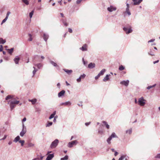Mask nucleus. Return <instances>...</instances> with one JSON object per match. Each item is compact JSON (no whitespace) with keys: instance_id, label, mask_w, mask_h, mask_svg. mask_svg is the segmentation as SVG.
Returning <instances> with one entry per match:
<instances>
[{"instance_id":"de8ad7c7","label":"nucleus","mask_w":160,"mask_h":160,"mask_svg":"<svg viewBox=\"0 0 160 160\" xmlns=\"http://www.w3.org/2000/svg\"><path fill=\"white\" fill-rule=\"evenodd\" d=\"M10 13H11V12H9V11L8 12H7V14H6V18H8V16Z\"/></svg>"},{"instance_id":"a211bd4d","label":"nucleus","mask_w":160,"mask_h":160,"mask_svg":"<svg viewBox=\"0 0 160 160\" xmlns=\"http://www.w3.org/2000/svg\"><path fill=\"white\" fill-rule=\"evenodd\" d=\"M95 65L94 63L91 62L88 64V68L90 69L93 68L95 67Z\"/></svg>"},{"instance_id":"69168bd1","label":"nucleus","mask_w":160,"mask_h":160,"mask_svg":"<svg viewBox=\"0 0 160 160\" xmlns=\"http://www.w3.org/2000/svg\"><path fill=\"white\" fill-rule=\"evenodd\" d=\"M159 62V60H157L156 61H154L153 62V64H155L156 63H157Z\"/></svg>"},{"instance_id":"864d4df0","label":"nucleus","mask_w":160,"mask_h":160,"mask_svg":"<svg viewBox=\"0 0 160 160\" xmlns=\"http://www.w3.org/2000/svg\"><path fill=\"white\" fill-rule=\"evenodd\" d=\"M155 40V39H152L148 41V42L149 43V42H154Z\"/></svg>"},{"instance_id":"680f3d73","label":"nucleus","mask_w":160,"mask_h":160,"mask_svg":"<svg viewBox=\"0 0 160 160\" xmlns=\"http://www.w3.org/2000/svg\"><path fill=\"white\" fill-rule=\"evenodd\" d=\"M4 59L5 60L7 61H8L9 60V58L8 57H4Z\"/></svg>"},{"instance_id":"f03ea898","label":"nucleus","mask_w":160,"mask_h":160,"mask_svg":"<svg viewBox=\"0 0 160 160\" xmlns=\"http://www.w3.org/2000/svg\"><path fill=\"white\" fill-rule=\"evenodd\" d=\"M117 138L118 137L116 135L115 132H113L109 137L107 139V142L108 144H110L111 143V141L112 138Z\"/></svg>"},{"instance_id":"052dcab7","label":"nucleus","mask_w":160,"mask_h":160,"mask_svg":"<svg viewBox=\"0 0 160 160\" xmlns=\"http://www.w3.org/2000/svg\"><path fill=\"white\" fill-rule=\"evenodd\" d=\"M7 137V135H5L3 137V138H2V139H0V140H4Z\"/></svg>"},{"instance_id":"f3484780","label":"nucleus","mask_w":160,"mask_h":160,"mask_svg":"<svg viewBox=\"0 0 160 160\" xmlns=\"http://www.w3.org/2000/svg\"><path fill=\"white\" fill-rule=\"evenodd\" d=\"M50 62L51 64L54 67H56L58 69L59 68V66L57 65L56 63L54 62L53 61L50 60Z\"/></svg>"},{"instance_id":"bf43d9fd","label":"nucleus","mask_w":160,"mask_h":160,"mask_svg":"<svg viewBox=\"0 0 160 160\" xmlns=\"http://www.w3.org/2000/svg\"><path fill=\"white\" fill-rule=\"evenodd\" d=\"M100 76L99 75V74H98V75L95 77V79H98L100 77Z\"/></svg>"},{"instance_id":"0eeeda50","label":"nucleus","mask_w":160,"mask_h":160,"mask_svg":"<svg viewBox=\"0 0 160 160\" xmlns=\"http://www.w3.org/2000/svg\"><path fill=\"white\" fill-rule=\"evenodd\" d=\"M71 105V102L70 101H67L64 102H62L60 103V106H70Z\"/></svg>"},{"instance_id":"1a4fd4ad","label":"nucleus","mask_w":160,"mask_h":160,"mask_svg":"<svg viewBox=\"0 0 160 160\" xmlns=\"http://www.w3.org/2000/svg\"><path fill=\"white\" fill-rule=\"evenodd\" d=\"M126 6L127 8H126V11L125 12L127 13L128 15L129 16H130V15H131V13L129 10V4L128 3H127Z\"/></svg>"},{"instance_id":"0e129e2a","label":"nucleus","mask_w":160,"mask_h":160,"mask_svg":"<svg viewBox=\"0 0 160 160\" xmlns=\"http://www.w3.org/2000/svg\"><path fill=\"white\" fill-rule=\"evenodd\" d=\"M114 155L116 156L118 154V152L117 151H115Z\"/></svg>"},{"instance_id":"3c124183","label":"nucleus","mask_w":160,"mask_h":160,"mask_svg":"<svg viewBox=\"0 0 160 160\" xmlns=\"http://www.w3.org/2000/svg\"><path fill=\"white\" fill-rule=\"evenodd\" d=\"M125 157V156H122L120 158L118 159V160H122Z\"/></svg>"},{"instance_id":"20e7f679","label":"nucleus","mask_w":160,"mask_h":160,"mask_svg":"<svg viewBox=\"0 0 160 160\" xmlns=\"http://www.w3.org/2000/svg\"><path fill=\"white\" fill-rule=\"evenodd\" d=\"M78 143L77 140L73 141L71 142H69L67 146L68 147L71 148L72 147L76 145Z\"/></svg>"},{"instance_id":"79ce46f5","label":"nucleus","mask_w":160,"mask_h":160,"mask_svg":"<svg viewBox=\"0 0 160 160\" xmlns=\"http://www.w3.org/2000/svg\"><path fill=\"white\" fill-rule=\"evenodd\" d=\"M19 142L21 143V146H23L24 145V144L25 142V141L23 140H20L19 141Z\"/></svg>"},{"instance_id":"ea45409f","label":"nucleus","mask_w":160,"mask_h":160,"mask_svg":"<svg viewBox=\"0 0 160 160\" xmlns=\"http://www.w3.org/2000/svg\"><path fill=\"white\" fill-rule=\"evenodd\" d=\"M125 69V68L122 65H120L119 68V69L120 71H122Z\"/></svg>"},{"instance_id":"a19ab883","label":"nucleus","mask_w":160,"mask_h":160,"mask_svg":"<svg viewBox=\"0 0 160 160\" xmlns=\"http://www.w3.org/2000/svg\"><path fill=\"white\" fill-rule=\"evenodd\" d=\"M29 147H32L34 146V144L31 142H29L28 144Z\"/></svg>"},{"instance_id":"e2e57ef3","label":"nucleus","mask_w":160,"mask_h":160,"mask_svg":"<svg viewBox=\"0 0 160 160\" xmlns=\"http://www.w3.org/2000/svg\"><path fill=\"white\" fill-rule=\"evenodd\" d=\"M26 118H24L22 120V122H24L26 121Z\"/></svg>"},{"instance_id":"49530a36","label":"nucleus","mask_w":160,"mask_h":160,"mask_svg":"<svg viewBox=\"0 0 160 160\" xmlns=\"http://www.w3.org/2000/svg\"><path fill=\"white\" fill-rule=\"evenodd\" d=\"M155 158H159L160 159V153L158 154L155 157Z\"/></svg>"},{"instance_id":"4468645a","label":"nucleus","mask_w":160,"mask_h":160,"mask_svg":"<svg viewBox=\"0 0 160 160\" xmlns=\"http://www.w3.org/2000/svg\"><path fill=\"white\" fill-rule=\"evenodd\" d=\"M142 1V0H133V5H139Z\"/></svg>"},{"instance_id":"c85d7f7f","label":"nucleus","mask_w":160,"mask_h":160,"mask_svg":"<svg viewBox=\"0 0 160 160\" xmlns=\"http://www.w3.org/2000/svg\"><path fill=\"white\" fill-rule=\"evenodd\" d=\"M6 42L5 39H3L2 38H0V44H3Z\"/></svg>"},{"instance_id":"9b49d317","label":"nucleus","mask_w":160,"mask_h":160,"mask_svg":"<svg viewBox=\"0 0 160 160\" xmlns=\"http://www.w3.org/2000/svg\"><path fill=\"white\" fill-rule=\"evenodd\" d=\"M49 37V35L46 33H44L43 38L45 42H47Z\"/></svg>"},{"instance_id":"a18cd8bd","label":"nucleus","mask_w":160,"mask_h":160,"mask_svg":"<svg viewBox=\"0 0 160 160\" xmlns=\"http://www.w3.org/2000/svg\"><path fill=\"white\" fill-rule=\"evenodd\" d=\"M8 18L5 17V18L2 21L1 24L2 25L5 22Z\"/></svg>"},{"instance_id":"603ef678","label":"nucleus","mask_w":160,"mask_h":160,"mask_svg":"<svg viewBox=\"0 0 160 160\" xmlns=\"http://www.w3.org/2000/svg\"><path fill=\"white\" fill-rule=\"evenodd\" d=\"M82 61H83V64H84V65H85L87 63V62H86L84 60V59L83 58H82Z\"/></svg>"},{"instance_id":"774afa93","label":"nucleus","mask_w":160,"mask_h":160,"mask_svg":"<svg viewBox=\"0 0 160 160\" xmlns=\"http://www.w3.org/2000/svg\"><path fill=\"white\" fill-rule=\"evenodd\" d=\"M60 84L59 83H58L57 84V86L59 88H60Z\"/></svg>"},{"instance_id":"6ab92c4d","label":"nucleus","mask_w":160,"mask_h":160,"mask_svg":"<svg viewBox=\"0 0 160 160\" xmlns=\"http://www.w3.org/2000/svg\"><path fill=\"white\" fill-rule=\"evenodd\" d=\"M19 60L20 58L18 56H17L14 59V61L16 64H18V63Z\"/></svg>"},{"instance_id":"e433bc0d","label":"nucleus","mask_w":160,"mask_h":160,"mask_svg":"<svg viewBox=\"0 0 160 160\" xmlns=\"http://www.w3.org/2000/svg\"><path fill=\"white\" fill-rule=\"evenodd\" d=\"M33 68L34 69V70L32 72L33 77L35 75V74L38 70L37 69H36V68L34 67H33Z\"/></svg>"},{"instance_id":"dca6fc26","label":"nucleus","mask_w":160,"mask_h":160,"mask_svg":"<svg viewBox=\"0 0 160 160\" xmlns=\"http://www.w3.org/2000/svg\"><path fill=\"white\" fill-rule=\"evenodd\" d=\"M8 103L10 104V109L11 111L16 106V104H13L12 102H8Z\"/></svg>"},{"instance_id":"58836bf2","label":"nucleus","mask_w":160,"mask_h":160,"mask_svg":"<svg viewBox=\"0 0 160 160\" xmlns=\"http://www.w3.org/2000/svg\"><path fill=\"white\" fill-rule=\"evenodd\" d=\"M132 132V130L131 129H130L129 130H127L126 131V133H128L129 134H130Z\"/></svg>"},{"instance_id":"cd10ccee","label":"nucleus","mask_w":160,"mask_h":160,"mask_svg":"<svg viewBox=\"0 0 160 160\" xmlns=\"http://www.w3.org/2000/svg\"><path fill=\"white\" fill-rule=\"evenodd\" d=\"M105 71L106 70L105 69H103L98 74H99L100 76L104 74Z\"/></svg>"},{"instance_id":"f8f14e48","label":"nucleus","mask_w":160,"mask_h":160,"mask_svg":"<svg viewBox=\"0 0 160 160\" xmlns=\"http://www.w3.org/2000/svg\"><path fill=\"white\" fill-rule=\"evenodd\" d=\"M54 157L53 153L49 154L47 157L46 160H51Z\"/></svg>"},{"instance_id":"2f4dec72","label":"nucleus","mask_w":160,"mask_h":160,"mask_svg":"<svg viewBox=\"0 0 160 160\" xmlns=\"http://www.w3.org/2000/svg\"><path fill=\"white\" fill-rule=\"evenodd\" d=\"M148 54L149 55H150L152 56H153L154 55V54L153 52L151 49H150V51L148 52Z\"/></svg>"},{"instance_id":"ddd939ff","label":"nucleus","mask_w":160,"mask_h":160,"mask_svg":"<svg viewBox=\"0 0 160 160\" xmlns=\"http://www.w3.org/2000/svg\"><path fill=\"white\" fill-rule=\"evenodd\" d=\"M129 82V81L128 80H127L126 81H123L120 82V84L127 86L128 85Z\"/></svg>"},{"instance_id":"13d9d810","label":"nucleus","mask_w":160,"mask_h":160,"mask_svg":"<svg viewBox=\"0 0 160 160\" xmlns=\"http://www.w3.org/2000/svg\"><path fill=\"white\" fill-rule=\"evenodd\" d=\"M68 32L70 33H72V30L71 28H69L68 29Z\"/></svg>"},{"instance_id":"5fc2aeb1","label":"nucleus","mask_w":160,"mask_h":160,"mask_svg":"<svg viewBox=\"0 0 160 160\" xmlns=\"http://www.w3.org/2000/svg\"><path fill=\"white\" fill-rule=\"evenodd\" d=\"M82 0H77L76 2V3L77 4H79L80 3Z\"/></svg>"},{"instance_id":"c9c22d12","label":"nucleus","mask_w":160,"mask_h":160,"mask_svg":"<svg viewBox=\"0 0 160 160\" xmlns=\"http://www.w3.org/2000/svg\"><path fill=\"white\" fill-rule=\"evenodd\" d=\"M68 155H66L64 158H61V160H67L68 159Z\"/></svg>"},{"instance_id":"412c9836","label":"nucleus","mask_w":160,"mask_h":160,"mask_svg":"<svg viewBox=\"0 0 160 160\" xmlns=\"http://www.w3.org/2000/svg\"><path fill=\"white\" fill-rule=\"evenodd\" d=\"M8 102H12L13 104H18L19 102V101L16 100L15 99H13L12 101H9Z\"/></svg>"},{"instance_id":"4c0bfd02","label":"nucleus","mask_w":160,"mask_h":160,"mask_svg":"<svg viewBox=\"0 0 160 160\" xmlns=\"http://www.w3.org/2000/svg\"><path fill=\"white\" fill-rule=\"evenodd\" d=\"M52 124V122H48L46 125V127H49L51 126Z\"/></svg>"},{"instance_id":"6e6552de","label":"nucleus","mask_w":160,"mask_h":160,"mask_svg":"<svg viewBox=\"0 0 160 160\" xmlns=\"http://www.w3.org/2000/svg\"><path fill=\"white\" fill-rule=\"evenodd\" d=\"M87 45L85 44L83 45L82 47L79 48V49L82 51H87Z\"/></svg>"},{"instance_id":"393cba45","label":"nucleus","mask_w":160,"mask_h":160,"mask_svg":"<svg viewBox=\"0 0 160 160\" xmlns=\"http://www.w3.org/2000/svg\"><path fill=\"white\" fill-rule=\"evenodd\" d=\"M56 114V111H54L53 113L49 117V119H51L54 117L55 115Z\"/></svg>"},{"instance_id":"4be33fe9","label":"nucleus","mask_w":160,"mask_h":160,"mask_svg":"<svg viewBox=\"0 0 160 160\" xmlns=\"http://www.w3.org/2000/svg\"><path fill=\"white\" fill-rule=\"evenodd\" d=\"M63 70L68 74H70L72 72V71L71 70H68L65 69H63Z\"/></svg>"},{"instance_id":"423d86ee","label":"nucleus","mask_w":160,"mask_h":160,"mask_svg":"<svg viewBox=\"0 0 160 160\" xmlns=\"http://www.w3.org/2000/svg\"><path fill=\"white\" fill-rule=\"evenodd\" d=\"M117 9V8L113 5H110L107 8L108 11L110 12L115 11Z\"/></svg>"},{"instance_id":"6e6d98bb","label":"nucleus","mask_w":160,"mask_h":160,"mask_svg":"<svg viewBox=\"0 0 160 160\" xmlns=\"http://www.w3.org/2000/svg\"><path fill=\"white\" fill-rule=\"evenodd\" d=\"M91 123V122H86L85 123V125L86 126H88Z\"/></svg>"},{"instance_id":"f257e3e1","label":"nucleus","mask_w":160,"mask_h":160,"mask_svg":"<svg viewBox=\"0 0 160 160\" xmlns=\"http://www.w3.org/2000/svg\"><path fill=\"white\" fill-rule=\"evenodd\" d=\"M59 143V140L58 139H55L53 141L50 146V147L52 149H53L56 148L58 146Z\"/></svg>"},{"instance_id":"338daca9","label":"nucleus","mask_w":160,"mask_h":160,"mask_svg":"<svg viewBox=\"0 0 160 160\" xmlns=\"http://www.w3.org/2000/svg\"><path fill=\"white\" fill-rule=\"evenodd\" d=\"M60 14L62 17H64V14L62 13H60Z\"/></svg>"},{"instance_id":"c03bdc74","label":"nucleus","mask_w":160,"mask_h":160,"mask_svg":"<svg viewBox=\"0 0 160 160\" xmlns=\"http://www.w3.org/2000/svg\"><path fill=\"white\" fill-rule=\"evenodd\" d=\"M86 76V75L84 74H83L81 75L79 77L81 79H83Z\"/></svg>"},{"instance_id":"7ed1b4c3","label":"nucleus","mask_w":160,"mask_h":160,"mask_svg":"<svg viewBox=\"0 0 160 160\" xmlns=\"http://www.w3.org/2000/svg\"><path fill=\"white\" fill-rule=\"evenodd\" d=\"M123 30L127 34H128L132 32L131 27L130 26L127 27H124L123 28Z\"/></svg>"},{"instance_id":"37998d69","label":"nucleus","mask_w":160,"mask_h":160,"mask_svg":"<svg viewBox=\"0 0 160 160\" xmlns=\"http://www.w3.org/2000/svg\"><path fill=\"white\" fill-rule=\"evenodd\" d=\"M34 13V11L33 10L30 13H29V17L30 18H31L32 17V16L33 15Z\"/></svg>"},{"instance_id":"bb28decb","label":"nucleus","mask_w":160,"mask_h":160,"mask_svg":"<svg viewBox=\"0 0 160 160\" xmlns=\"http://www.w3.org/2000/svg\"><path fill=\"white\" fill-rule=\"evenodd\" d=\"M103 123L105 125L107 129H109V125L108 124L107 122L105 121H102Z\"/></svg>"},{"instance_id":"2eb2a0df","label":"nucleus","mask_w":160,"mask_h":160,"mask_svg":"<svg viewBox=\"0 0 160 160\" xmlns=\"http://www.w3.org/2000/svg\"><path fill=\"white\" fill-rule=\"evenodd\" d=\"M27 132V129H22L21 132H20V135L21 137H23Z\"/></svg>"},{"instance_id":"39448f33","label":"nucleus","mask_w":160,"mask_h":160,"mask_svg":"<svg viewBox=\"0 0 160 160\" xmlns=\"http://www.w3.org/2000/svg\"><path fill=\"white\" fill-rule=\"evenodd\" d=\"M145 100L142 97L138 99V104L141 106H143L145 103Z\"/></svg>"},{"instance_id":"f704fd0d","label":"nucleus","mask_w":160,"mask_h":160,"mask_svg":"<svg viewBox=\"0 0 160 160\" xmlns=\"http://www.w3.org/2000/svg\"><path fill=\"white\" fill-rule=\"evenodd\" d=\"M156 85V84H155L154 85H153L150 86L148 87L147 88V89H148V90L150 89H151L152 88H153Z\"/></svg>"},{"instance_id":"5701e85b","label":"nucleus","mask_w":160,"mask_h":160,"mask_svg":"<svg viewBox=\"0 0 160 160\" xmlns=\"http://www.w3.org/2000/svg\"><path fill=\"white\" fill-rule=\"evenodd\" d=\"M110 75H107L104 78L103 80V81L104 82H106L109 79V76Z\"/></svg>"},{"instance_id":"473e14b6","label":"nucleus","mask_w":160,"mask_h":160,"mask_svg":"<svg viewBox=\"0 0 160 160\" xmlns=\"http://www.w3.org/2000/svg\"><path fill=\"white\" fill-rule=\"evenodd\" d=\"M7 50L8 51V52L10 54H12L13 51V48H11V49H8Z\"/></svg>"},{"instance_id":"c756f323","label":"nucleus","mask_w":160,"mask_h":160,"mask_svg":"<svg viewBox=\"0 0 160 160\" xmlns=\"http://www.w3.org/2000/svg\"><path fill=\"white\" fill-rule=\"evenodd\" d=\"M63 24L65 26H67L68 25V24L66 22V21L64 19H62L61 20Z\"/></svg>"},{"instance_id":"b1692460","label":"nucleus","mask_w":160,"mask_h":160,"mask_svg":"<svg viewBox=\"0 0 160 160\" xmlns=\"http://www.w3.org/2000/svg\"><path fill=\"white\" fill-rule=\"evenodd\" d=\"M20 139V137L19 136H17L16 137L14 138V139L13 140V142H17L18 141H20L19 140Z\"/></svg>"},{"instance_id":"8fccbe9b","label":"nucleus","mask_w":160,"mask_h":160,"mask_svg":"<svg viewBox=\"0 0 160 160\" xmlns=\"http://www.w3.org/2000/svg\"><path fill=\"white\" fill-rule=\"evenodd\" d=\"M22 129H27L26 127L25 126L23 122L22 123Z\"/></svg>"},{"instance_id":"7c9ffc66","label":"nucleus","mask_w":160,"mask_h":160,"mask_svg":"<svg viewBox=\"0 0 160 160\" xmlns=\"http://www.w3.org/2000/svg\"><path fill=\"white\" fill-rule=\"evenodd\" d=\"M22 2L25 3L26 5H28L29 4V2L28 0H21Z\"/></svg>"},{"instance_id":"4d7b16f0","label":"nucleus","mask_w":160,"mask_h":160,"mask_svg":"<svg viewBox=\"0 0 160 160\" xmlns=\"http://www.w3.org/2000/svg\"><path fill=\"white\" fill-rule=\"evenodd\" d=\"M81 79L79 77L77 79V81L78 82H80L81 81Z\"/></svg>"},{"instance_id":"aec40b11","label":"nucleus","mask_w":160,"mask_h":160,"mask_svg":"<svg viewBox=\"0 0 160 160\" xmlns=\"http://www.w3.org/2000/svg\"><path fill=\"white\" fill-rule=\"evenodd\" d=\"M28 101L30 102H31L32 103V104L33 105L37 101V99L36 98H34L33 99H28Z\"/></svg>"},{"instance_id":"72a5a7b5","label":"nucleus","mask_w":160,"mask_h":160,"mask_svg":"<svg viewBox=\"0 0 160 160\" xmlns=\"http://www.w3.org/2000/svg\"><path fill=\"white\" fill-rule=\"evenodd\" d=\"M13 97V96L11 95H8L6 97L5 99L6 100H8L9 99H12Z\"/></svg>"},{"instance_id":"a878e982","label":"nucleus","mask_w":160,"mask_h":160,"mask_svg":"<svg viewBox=\"0 0 160 160\" xmlns=\"http://www.w3.org/2000/svg\"><path fill=\"white\" fill-rule=\"evenodd\" d=\"M34 65L37 66L38 69H40L42 67V64L41 63L35 64Z\"/></svg>"},{"instance_id":"09e8293b","label":"nucleus","mask_w":160,"mask_h":160,"mask_svg":"<svg viewBox=\"0 0 160 160\" xmlns=\"http://www.w3.org/2000/svg\"><path fill=\"white\" fill-rule=\"evenodd\" d=\"M28 36L29 37V38L28 39V41H32V35L31 34H29Z\"/></svg>"},{"instance_id":"9d476101","label":"nucleus","mask_w":160,"mask_h":160,"mask_svg":"<svg viewBox=\"0 0 160 160\" xmlns=\"http://www.w3.org/2000/svg\"><path fill=\"white\" fill-rule=\"evenodd\" d=\"M65 91L64 90H62L58 93V96L59 98H60L63 96L65 93Z\"/></svg>"}]
</instances>
